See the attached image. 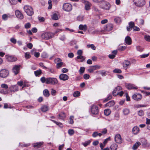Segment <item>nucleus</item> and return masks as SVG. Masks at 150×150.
<instances>
[{"label": "nucleus", "instance_id": "nucleus-16", "mask_svg": "<svg viewBox=\"0 0 150 150\" xmlns=\"http://www.w3.org/2000/svg\"><path fill=\"white\" fill-rule=\"evenodd\" d=\"M101 8L106 9L109 10L110 7V5L107 2H104L103 5H100V6Z\"/></svg>", "mask_w": 150, "mask_h": 150}, {"label": "nucleus", "instance_id": "nucleus-41", "mask_svg": "<svg viewBox=\"0 0 150 150\" xmlns=\"http://www.w3.org/2000/svg\"><path fill=\"white\" fill-rule=\"evenodd\" d=\"M80 92L79 91H76L73 93V96L76 97L79 96L80 95Z\"/></svg>", "mask_w": 150, "mask_h": 150}, {"label": "nucleus", "instance_id": "nucleus-31", "mask_svg": "<svg viewBox=\"0 0 150 150\" xmlns=\"http://www.w3.org/2000/svg\"><path fill=\"white\" fill-rule=\"evenodd\" d=\"M76 58L78 59H81L80 62H82L85 61V57L81 55V56H78L76 57Z\"/></svg>", "mask_w": 150, "mask_h": 150}, {"label": "nucleus", "instance_id": "nucleus-23", "mask_svg": "<svg viewBox=\"0 0 150 150\" xmlns=\"http://www.w3.org/2000/svg\"><path fill=\"white\" fill-rule=\"evenodd\" d=\"M139 129L137 126L134 127L132 129V132L133 134H136L139 132Z\"/></svg>", "mask_w": 150, "mask_h": 150}, {"label": "nucleus", "instance_id": "nucleus-21", "mask_svg": "<svg viewBox=\"0 0 150 150\" xmlns=\"http://www.w3.org/2000/svg\"><path fill=\"white\" fill-rule=\"evenodd\" d=\"M125 42L126 44L128 45H130L132 43V40L130 37L127 36L125 39Z\"/></svg>", "mask_w": 150, "mask_h": 150}, {"label": "nucleus", "instance_id": "nucleus-47", "mask_svg": "<svg viewBox=\"0 0 150 150\" xmlns=\"http://www.w3.org/2000/svg\"><path fill=\"white\" fill-rule=\"evenodd\" d=\"M63 63L62 62L57 63V64L56 67L57 69L60 68L63 65Z\"/></svg>", "mask_w": 150, "mask_h": 150}, {"label": "nucleus", "instance_id": "nucleus-45", "mask_svg": "<svg viewBox=\"0 0 150 150\" xmlns=\"http://www.w3.org/2000/svg\"><path fill=\"white\" fill-rule=\"evenodd\" d=\"M52 122H53L54 123L56 124L57 125L59 126L60 127H63V125L62 123L60 122H57L56 121L53 120H52Z\"/></svg>", "mask_w": 150, "mask_h": 150}, {"label": "nucleus", "instance_id": "nucleus-50", "mask_svg": "<svg viewBox=\"0 0 150 150\" xmlns=\"http://www.w3.org/2000/svg\"><path fill=\"white\" fill-rule=\"evenodd\" d=\"M47 78H46L44 77H42L40 79V81L42 83L45 82L47 84Z\"/></svg>", "mask_w": 150, "mask_h": 150}, {"label": "nucleus", "instance_id": "nucleus-28", "mask_svg": "<svg viewBox=\"0 0 150 150\" xmlns=\"http://www.w3.org/2000/svg\"><path fill=\"white\" fill-rule=\"evenodd\" d=\"M117 148V145L115 143L112 144L110 146L111 150H116Z\"/></svg>", "mask_w": 150, "mask_h": 150}, {"label": "nucleus", "instance_id": "nucleus-29", "mask_svg": "<svg viewBox=\"0 0 150 150\" xmlns=\"http://www.w3.org/2000/svg\"><path fill=\"white\" fill-rule=\"evenodd\" d=\"M84 16L81 15L78 16L77 18V20L79 21H83L84 19Z\"/></svg>", "mask_w": 150, "mask_h": 150}, {"label": "nucleus", "instance_id": "nucleus-2", "mask_svg": "<svg viewBox=\"0 0 150 150\" xmlns=\"http://www.w3.org/2000/svg\"><path fill=\"white\" fill-rule=\"evenodd\" d=\"M24 11L28 16H31L34 14L33 8L30 6L25 5L24 6Z\"/></svg>", "mask_w": 150, "mask_h": 150}, {"label": "nucleus", "instance_id": "nucleus-25", "mask_svg": "<svg viewBox=\"0 0 150 150\" xmlns=\"http://www.w3.org/2000/svg\"><path fill=\"white\" fill-rule=\"evenodd\" d=\"M115 103L114 101H110L105 104V106L106 107H111L114 106Z\"/></svg>", "mask_w": 150, "mask_h": 150}, {"label": "nucleus", "instance_id": "nucleus-60", "mask_svg": "<svg viewBox=\"0 0 150 150\" xmlns=\"http://www.w3.org/2000/svg\"><path fill=\"white\" fill-rule=\"evenodd\" d=\"M29 86V85L27 83V82L24 81L23 82V86L22 87V89H23L25 87H28Z\"/></svg>", "mask_w": 150, "mask_h": 150}, {"label": "nucleus", "instance_id": "nucleus-59", "mask_svg": "<svg viewBox=\"0 0 150 150\" xmlns=\"http://www.w3.org/2000/svg\"><path fill=\"white\" fill-rule=\"evenodd\" d=\"M2 19L6 21L7 20L8 18V16L6 14H4L2 16Z\"/></svg>", "mask_w": 150, "mask_h": 150}, {"label": "nucleus", "instance_id": "nucleus-51", "mask_svg": "<svg viewBox=\"0 0 150 150\" xmlns=\"http://www.w3.org/2000/svg\"><path fill=\"white\" fill-rule=\"evenodd\" d=\"M112 98V96L111 95H109L108 97L106 98L104 100V102H106L108 100L111 99Z\"/></svg>", "mask_w": 150, "mask_h": 150}, {"label": "nucleus", "instance_id": "nucleus-44", "mask_svg": "<svg viewBox=\"0 0 150 150\" xmlns=\"http://www.w3.org/2000/svg\"><path fill=\"white\" fill-rule=\"evenodd\" d=\"M25 57L26 59H28L30 57V53L29 52H26L25 54Z\"/></svg>", "mask_w": 150, "mask_h": 150}, {"label": "nucleus", "instance_id": "nucleus-22", "mask_svg": "<svg viewBox=\"0 0 150 150\" xmlns=\"http://www.w3.org/2000/svg\"><path fill=\"white\" fill-rule=\"evenodd\" d=\"M43 144V142H39L34 144H33V147L38 148L40 147Z\"/></svg>", "mask_w": 150, "mask_h": 150}, {"label": "nucleus", "instance_id": "nucleus-38", "mask_svg": "<svg viewBox=\"0 0 150 150\" xmlns=\"http://www.w3.org/2000/svg\"><path fill=\"white\" fill-rule=\"evenodd\" d=\"M59 118L60 119H62L65 118L66 117L65 113L64 112H61L59 115Z\"/></svg>", "mask_w": 150, "mask_h": 150}, {"label": "nucleus", "instance_id": "nucleus-61", "mask_svg": "<svg viewBox=\"0 0 150 150\" xmlns=\"http://www.w3.org/2000/svg\"><path fill=\"white\" fill-rule=\"evenodd\" d=\"M138 115L141 116H142L144 115V112L142 110H139L138 112Z\"/></svg>", "mask_w": 150, "mask_h": 150}, {"label": "nucleus", "instance_id": "nucleus-40", "mask_svg": "<svg viewBox=\"0 0 150 150\" xmlns=\"http://www.w3.org/2000/svg\"><path fill=\"white\" fill-rule=\"evenodd\" d=\"M68 134L70 136L73 135L74 133V131L73 129H69L68 131Z\"/></svg>", "mask_w": 150, "mask_h": 150}, {"label": "nucleus", "instance_id": "nucleus-52", "mask_svg": "<svg viewBox=\"0 0 150 150\" xmlns=\"http://www.w3.org/2000/svg\"><path fill=\"white\" fill-rule=\"evenodd\" d=\"M30 27L31 24L29 23H27L25 25V28L26 29L29 28Z\"/></svg>", "mask_w": 150, "mask_h": 150}, {"label": "nucleus", "instance_id": "nucleus-10", "mask_svg": "<svg viewBox=\"0 0 150 150\" xmlns=\"http://www.w3.org/2000/svg\"><path fill=\"white\" fill-rule=\"evenodd\" d=\"M132 98L134 100L139 101L142 98V96L140 94L137 93L133 95L132 96Z\"/></svg>", "mask_w": 150, "mask_h": 150}, {"label": "nucleus", "instance_id": "nucleus-13", "mask_svg": "<svg viewBox=\"0 0 150 150\" xmlns=\"http://www.w3.org/2000/svg\"><path fill=\"white\" fill-rule=\"evenodd\" d=\"M5 57L7 60L9 62H13L17 60V58L13 56L6 55Z\"/></svg>", "mask_w": 150, "mask_h": 150}, {"label": "nucleus", "instance_id": "nucleus-36", "mask_svg": "<svg viewBox=\"0 0 150 150\" xmlns=\"http://www.w3.org/2000/svg\"><path fill=\"white\" fill-rule=\"evenodd\" d=\"M123 112L125 115H127L129 113V110L128 109L125 108L123 110Z\"/></svg>", "mask_w": 150, "mask_h": 150}, {"label": "nucleus", "instance_id": "nucleus-7", "mask_svg": "<svg viewBox=\"0 0 150 150\" xmlns=\"http://www.w3.org/2000/svg\"><path fill=\"white\" fill-rule=\"evenodd\" d=\"M135 4L137 6L142 7L145 4V0H137Z\"/></svg>", "mask_w": 150, "mask_h": 150}, {"label": "nucleus", "instance_id": "nucleus-3", "mask_svg": "<svg viewBox=\"0 0 150 150\" xmlns=\"http://www.w3.org/2000/svg\"><path fill=\"white\" fill-rule=\"evenodd\" d=\"M62 8L64 11L69 12L72 10V6L71 4L69 3H65L63 4Z\"/></svg>", "mask_w": 150, "mask_h": 150}, {"label": "nucleus", "instance_id": "nucleus-58", "mask_svg": "<svg viewBox=\"0 0 150 150\" xmlns=\"http://www.w3.org/2000/svg\"><path fill=\"white\" fill-rule=\"evenodd\" d=\"M48 3L49 5V6L48 7V9H51L52 8V1L51 0H49L48 1Z\"/></svg>", "mask_w": 150, "mask_h": 150}, {"label": "nucleus", "instance_id": "nucleus-64", "mask_svg": "<svg viewBox=\"0 0 150 150\" xmlns=\"http://www.w3.org/2000/svg\"><path fill=\"white\" fill-rule=\"evenodd\" d=\"M23 82L22 81H20L17 82V84L20 86H23Z\"/></svg>", "mask_w": 150, "mask_h": 150}, {"label": "nucleus", "instance_id": "nucleus-27", "mask_svg": "<svg viewBox=\"0 0 150 150\" xmlns=\"http://www.w3.org/2000/svg\"><path fill=\"white\" fill-rule=\"evenodd\" d=\"M141 145L140 143L139 142H137L133 145L132 149L133 150H135L137 149V148Z\"/></svg>", "mask_w": 150, "mask_h": 150}, {"label": "nucleus", "instance_id": "nucleus-9", "mask_svg": "<svg viewBox=\"0 0 150 150\" xmlns=\"http://www.w3.org/2000/svg\"><path fill=\"white\" fill-rule=\"evenodd\" d=\"M115 142L118 144H120L122 142V138H121L120 135L118 134H116L115 137Z\"/></svg>", "mask_w": 150, "mask_h": 150}, {"label": "nucleus", "instance_id": "nucleus-55", "mask_svg": "<svg viewBox=\"0 0 150 150\" xmlns=\"http://www.w3.org/2000/svg\"><path fill=\"white\" fill-rule=\"evenodd\" d=\"M74 118L73 116H71L69 118V123L73 124L74 123V121L73 120V119Z\"/></svg>", "mask_w": 150, "mask_h": 150}, {"label": "nucleus", "instance_id": "nucleus-6", "mask_svg": "<svg viewBox=\"0 0 150 150\" xmlns=\"http://www.w3.org/2000/svg\"><path fill=\"white\" fill-rule=\"evenodd\" d=\"M91 113L93 115H97L99 112L98 107L95 105L92 106L91 107Z\"/></svg>", "mask_w": 150, "mask_h": 150}, {"label": "nucleus", "instance_id": "nucleus-42", "mask_svg": "<svg viewBox=\"0 0 150 150\" xmlns=\"http://www.w3.org/2000/svg\"><path fill=\"white\" fill-rule=\"evenodd\" d=\"M113 72L115 73L120 74L122 73V71L119 69H115L113 70Z\"/></svg>", "mask_w": 150, "mask_h": 150}, {"label": "nucleus", "instance_id": "nucleus-49", "mask_svg": "<svg viewBox=\"0 0 150 150\" xmlns=\"http://www.w3.org/2000/svg\"><path fill=\"white\" fill-rule=\"evenodd\" d=\"M9 2L11 4L15 5L17 3V0H9Z\"/></svg>", "mask_w": 150, "mask_h": 150}, {"label": "nucleus", "instance_id": "nucleus-62", "mask_svg": "<svg viewBox=\"0 0 150 150\" xmlns=\"http://www.w3.org/2000/svg\"><path fill=\"white\" fill-rule=\"evenodd\" d=\"M90 78V75L88 74H86L83 75V78L85 79H88Z\"/></svg>", "mask_w": 150, "mask_h": 150}, {"label": "nucleus", "instance_id": "nucleus-56", "mask_svg": "<svg viewBox=\"0 0 150 150\" xmlns=\"http://www.w3.org/2000/svg\"><path fill=\"white\" fill-rule=\"evenodd\" d=\"M10 41L12 43L15 44L17 42L16 40L13 38H12L10 40Z\"/></svg>", "mask_w": 150, "mask_h": 150}, {"label": "nucleus", "instance_id": "nucleus-30", "mask_svg": "<svg viewBox=\"0 0 150 150\" xmlns=\"http://www.w3.org/2000/svg\"><path fill=\"white\" fill-rule=\"evenodd\" d=\"M41 74L42 70L40 69L34 71V74L36 76H39Z\"/></svg>", "mask_w": 150, "mask_h": 150}, {"label": "nucleus", "instance_id": "nucleus-24", "mask_svg": "<svg viewBox=\"0 0 150 150\" xmlns=\"http://www.w3.org/2000/svg\"><path fill=\"white\" fill-rule=\"evenodd\" d=\"M79 29L80 30H83L84 31H86L87 29V26L86 25H83L81 24L79 26Z\"/></svg>", "mask_w": 150, "mask_h": 150}, {"label": "nucleus", "instance_id": "nucleus-14", "mask_svg": "<svg viewBox=\"0 0 150 150\" xmlns=\"http://www.w3.org/2000/svg\"><path fill=\"white\" fill-rule=\"evenodd\" d=\"M69 78V76L67 75L64 74H61L59 76V79L63 81L67 80Z\"/></svg>", "mask_w": 150, "mask_h": 150}, {"label": "nucleus", "instance_id": "nucleus-17", "mask_svg": "<svg viewBox=\"0 0 150 150\" xmlns=\"http://www.w3.org/2000/svg\"><path fill=\"white\" fill-rule=\"evenodd\" d=\"M126 87L128 89H137V87L135 85L131 83L126 84Z\"/></svg>", "mask_w": 150, "mask_h": 150}, {"label": "nucleus", "instance_id": "nucleus-37", "mask_svg": "<svg viewBox=\"0 0 150 150\" xmlns=\"http://www.w3.org/2000/svg\"><path fill=\"white\" fill-rule=\"evenodd\" d=\"M110 110L109 109L105 110L104 111V114L106 116L109 115L110 113Z\"/></svg>", "mask_w": 150, "mask_h": 150}, {"label": "nucleus", "instance_id": "nucleus-1", "mask_svg": "<svg viewBox=\"0 0 150 150\" xmlns=\"http://www.w3.org/2000/svg\"><path fill=\"white\" fill-rule=\"evenodd\" d=\"M54 34L50 32L43 33L41 35V38L44 40H48L52 38Z\"/></svg>", "mask_w": 150, "mask_h": 150}, {"label": "nucleus", "instance_id": "nucleus-53", "mask_svg": "<svg viewBox=\"0 0 150 150\" xmlns=\"http://www.w3.org/2000/svg\"><path fill=\"white\" fill-rule=\"evenodd\" d=\"M129 25L130 28H133L134 27V22L131 21L129 23Z\"/></svg>", "mask_w": 150, "mask_h": 150}, {"label": "nucleus", "instance_id": "nucleus-39", "mask_svg": "<svg viewBox=\"0 0 150 150\" xmlns=\"http://www.w3.org/2000/svg\"><path fill=\"white\" fill-rule=\"evenodd\" d=\"M1 87L2 88H4L5 89H7L8 88V85L5 83L2 84L1 85Z\"/></svg>", "mask_w": 150, "mask_h": 150}, {"label": "nucleus", "instance_id": "nucleus-54", "mask_svg": "<svg viewBox=\"0 0 150 150\" xmlns=\"http://www.w3.org/2000/svg\"><path fill=\"white\" fill-rule=\"evenodd\" d=\"M110 137H108L107 138L105 139L104 141L103 142V144L104 145H105L108 142V141L110 140Z\"/></svg>", "mask_w": 150, "mask_h": 150}, {"label": "nucleus", "instance_id": "nucleus-63", "mask_svg": "<svg viewBox=\"0 0 150 150\" xmlns=\"http://www.w3.org/2000/svg\"><path fill=\"white\" fill-rule=\"evenodd\" d=\"M51 94L52 96H55L56 95V91L55 90H54L53 88L51 89Z\"/></svg>", "mask_w": 150, "mask_h": 150}, {"label": "nucleus", "instance_id": "nucleus-57", "mask_svg": "<svg viewBox=\"0 0 150 150\" xmlns=\"http://www.w3.org/2000/svg\"><path fill=\"white\" fill-rule=\"evenodd\" d=\"M144 38L146 41L150 42V36L145 35Z\"/></svg>", "mask_w": 150, "mask_h": 150}, {"label": "nucleus", "instance_id": "nucleus-4", "mask_svg": "<svg viewBox=\"0 0 150 150\" xmlns=\"http://www.w3.org/2000/svg\"><path fill=\"white\" fill-rule=\"evenodd\" d=\"M57 79L55 78L49 77L47 78V84H50L52 85H56L58 83Z\"/></svg>", "mask_w": 150, "mask_h": 150}, {"label": "nucleus", "instance_id": "nucleus-46", "mask_svg": "<svg viewBox=\"0 0 150 150\" xmlns=\"http://www.w3.org/2000/svg\"><path fill=\"white\" fill-rule=\"evenodd\" d=\"M95 70L93 66L90 67L88 69V71L89 73H92Z\"/></svg>", "mask_w": 150, "mask_h": 150}, {"label": "nucleus", "instance_id": "nucleus-5", "mask_svg": "<svg viewBox=\"0 0 150 150\" xmlns=\"http://www.w3.org/2000/svg\"><path fill=\"white\" fill-rule=\"evenodd\" d=\"M8 74V71L7 70L3 69L0 71V76L2 78L6 77Z\"/></svg>", "mask_w": 150, "mask_h": 150}, {"label": "nucleus", "instance_id": "nucleus-20", "mask_svg": "<svg viewBox=\"0 0 150 150\" xmlns=\"http://www.w3.org/2000/svg\"><path fill=\"white\" fill-rule=\"evenodd\" d=\"M83 2L85 4V9L86 10H88L90 8V3L88 1L83 0Z\"/></svg>", "mask_w": 150, "mask_h": 150}, {"label": "nucleus", "instance_id": "nucleus-32", "mask_svg": "<svg viewBox=\"0 0 150 150\" xmlns=\"http://www.w3.org/2000/svg\"><path fill=\"white\" fill-rule=\"evenodd\" d=\"M91 142L90 140H88L86 141H85V142H82L81 144L83 145L84 147H86L87 146L89 145Z\"/></svg>", "mask_w": 150, "mask_h": 150}, {"label": "nucleus", "instance_id": "nucleus-43", "mask_svg": "<svg viewBox=\"0 0 150 150\" xmlns=\"http://www.w3.org/2000/svg\"><path fill=\"white\" fill-rule=\"evenodd\" d=\"M126 48V46H119L118 48V50L122 51L124 50Z\"/></svg>", "mask_w": 150, "mask_h": 150}, {"label": "nucleus", "instance_id": "nucleus-19", "mask_svg": "<svg viewBox=\"0 0 150 150\" xmlns=\"http://www.w3.org/2000/svg\"><path fill=\"white\" fill-rule=\"evenodd\" d=\"M113 28V25L112 24H107L104 27V29L108 31H111Z\"/></svg>", "mask_w": 150, "mask_h": 150}, {"label": "nucleus", "instance_id": "nucleus-12", "mask_svg": "<svg viewBox=\"0 0 150 150\" xmlns=\"http://www.w3.org/2000/svg\"><path fill=\"white\" fill-rule=\"evenodd\" d=\"M15 14L16 16L18 18L20 19H22L23 18V16L19 10H16L15 12Z\"/></svg>", "mask_w": 150, "mask_h": 150}, {"label": "nucleus", "instance_id": "nucleus-11", "mask_svg": "<svg viewBox=\"0 0 150 150\" xmlns=\"http://www.w3.org/2000/svg\"><path fill=\"white\" fill-rule=\"evenodd\" d=\"M9 89L11 92H15L18 91V88L16 85H11L9 87Z\"/></svg>", "mask_w": 150, "mask_h": 150}, {"label": "nucleus", "instance_id": "nucleus-33", "mask_svg": "<svg viewBox=\"0 0 150 150\" xmlns=\"http://www.w3.org/2000/svg\"><path fill=\"white\" fill-rule=\"evenodd\" d=\"M52 18L54 20H57L59 19L58 16L57 14L56 13L53 14L52 16Z\"/></svg>", "mask_w": 150, "mask_h": 150}, {"label": "nucleus", "instance_id": "nucleus-26", "mask_svg": "<svg viewBox=\"0 0 150 150\" xmlns=\"http://www.w3.org/2000/svg\"><path fill=\"white\" fill-rule=\"evenodd\" d=\"M43 95L45 97H48L50 95V93L48 89H45L43 91Z\"/></svg>", "mask_w": 150, "mask_h": 150}, {"label": "nucleus", "instance_id": "nucleus-35", "mask_svg": "<svg viewBox=\"0 0 150 150\" xmlns=\"http://www.w3.org/2000/svg\"><path fill=\"white\" fill-rule=\"evenodd\" d=\"M115 21L117 23H119L122 21L121 19L119 17H117L114 19Z\"/></svg>", "mask_w": 150, "mask_h": 150}, {"label": "nucleus", "instance_id": "nucleus-18", "mask_svg": "<svg viewBox=\"0 0 150 150\" xmlns=\"http://www.w3.org/2000/svg\"><path fill=\"white\" fill-rule=\"evenodd\" d=\"M21 67L20 65H15L13 69V72L15 75L17 74L19 72L20 70V67Z\"/></svg>", "mask_w": 150, "mask_h": 150}, {"label": "nucleus", "instance_id": "nucleus-15", "mask_svg": "<svg viewBox=\"0 0 150 150\" xmlns=\"http://www.w3.org/2000/svg\"><path fill=\"white\" fill-rule=\"evenodd\" d=\"M141 142L142 144V145L144 147H148L150 146V144L147 142L146 139H142Z\"/></svg>", "mask_w": 150, "mask_h": 150}, {"label": "nucleus", "instance_id": "nucleus-48", "mask_svg": "<svg viewBox=\"0 0 150 150\" xmlns=\"http://www.w3.org/2000/svg\"><path fill=\"white\" fill-rule=\"evenodd\" d=\"M85 68L84 67H81L80 68L79 71L80 74H81L83 73L85 71Z\"/></svg>", "mask_w": 150, "mask_h": 150}, {"label": "nucleus", "instance_id": "nucleus-34", "mask_svg": "<svg viewBox=\"0 0 150 150\" xmlns=\"http://www.w3.org/2000/svg\"><path fill=\"white\" fill-rule=\"evenodd\" d=\"M41 109L43 112H46L48 110V107L46 105H44L41 107Z\"/></svg>", "mask_w": 150, "mask_h": 150}, {"label": "nucleus", "instance_id": "nucleus-8", "mask_svg": "<svg viewBox=\"0 0 150 150\" xmlns=\"http://www.w3.org/2000/svg\"><path fill=\"white\" fill-rule=\"evenodd\" d=\"M131 64V62L127 60H124L122 63L123 67L125 69H127V68H129Z\"/></svg>", "mask_w": 150, "mask_h": 150}]
</instances>
